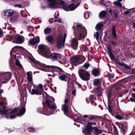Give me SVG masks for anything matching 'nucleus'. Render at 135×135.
<instances>
[{
  "label": "nucleus",
  "instance_id": "nucleus-1",
  "mask_svg": "<svg viewBox=\"0 0 135 135\" xmlns=\"http://www.w3.org/2000/svg\"><path fill=\"white\" fill-rule=\"evenodd\" d=\"M72 28L74 29L75 36L78 38L79 40L83 39L86 37L87 34V30L81 23H79L77 25L75 26H73Z\"/></svg>",
  "mask_w": 135,
  "mask_h": 135
},
{
  "label": "nucleus",
  "instance_id": "nucleus-2",
  "mask_svg": "<svg viewBox=\"0 0 135 135\" xmlns=\"http://www.w3.org/2000/svg\"><path fill=\"white\" fill-rule=\"evenodd\" d=\"M39 65L41 66L46 68L45 69L42 68L41 69L42 70L45 72H51L53 74V71H56V69H57L60 70V72L64 73V71L61 68L57 66L53 65H47L45 64L41 63Z\"/></svg>",
  "mask_w": 135,
  "mask_h": 135
},
{
  "label": "nucleus",
  "instance_id": "nucleus-3",
  "mask_svg": "<svg viewBox=\"0 0 135 135\" xmlns=\"http://www.w3.org/2000/svg\"><path fill=\"white\" fill-rule=\"evenodd\" d=\"M101 79H96L94 80L93 85L97 87L94 88V92L97 96H101L102 94V90L101 88Z\"/></svg>",
  "mask_w": 135,
  "mask_h": 135
},
{
  "label": "nucleus",
  "instance_id": "nucleus-4",
  "mask_svg": "<svg viewBox=\"0 0 135 135\" xmlns=\"http://www.w3.org/2000/svg\"><path fill=\"white\" fill-rule=\"evenodd\" d=\"M80 3H78L76 5L74 6V3H72L69 5H67L66 3L64 1H61L59 3L63 9L66 11H72L76 9L80 4Z\"/></svg>",
  "mask_w": 135,
  "mask_h": 135
},
{
  "label": "nucleus",
  "instance_id": "nucleus-5",
  "mask_svg": "<svg viewBox=\"0 0 135 135\" xmlns=\"http://www.w3.org/2000/svg\"><path fill=\"white\" fill-rule=\"evenodd\" d=\"M78 73L80 77L82 80L88 81L90 79V74L87 71L80 69L79 70Z\"/></svg>",
  "mask_w": 135,
  "mask_h": 135
},
{
  "label": "nucleus",
  "instance_id": "nucleus-6",
  "mask_svg": "<svg viewBox=\"0 0 135 135\" xmlns=\"http://www.w3.org/2000/svg\"><path fill=\"white\" fill-rule=\"evenodd\" d=\"M44 57L47 58H49L53 60H57L61 59L62 57L61 54L59 53L53 52L49 55L48 52L46 54H44Z\"/></svg>",
  "mask_w": 135,
  "mask_h": 135
},
{
  "label": "nucleus",
  "instance_id": "nucleus-7",
  "mask_svg": "<svg viewBox=\"0 0 135 135\" xmlns=\"http://www.w3.org/2000/svg\"><path fill=\"white\" fill-rule=\"evenodd\" d=\"M84 57H83L81 59V57L78 56H74L70 59V61L72 64L75 66L83 63L84 61Z\"/></svg>",
  "mask_w": 135,
  "mask_h": 135
},
{
  "label": "nucleus",
  "instance_id": "nucleus-8",
  "mask_svg": "<svg viewBox=\"0 0 135 135\" xmlns=\"http://www.w3.org/2000/svg\"><path fill=\"white\" fill-rule=\"evenodd\" d=\"M119 127L120 129L121 132L124 134L127 132L128 129L127 122H120Z\"/></svg>",
  "mask_w": 135,
  "mask_h": 135
},
{
  "label": "nucleus",
  "instance_id": "nucleus-9",
  "mask_svg": "<svg viewBox=\"0 0 135 135\" xmlns=\"http://www.w3.org/2000/svg\"><path fill=\"white\" fill-rule=\"evenodd\" d=\"M38 53L44 57V54H46L48 52L45 49V46L43 44L40 45L38 47Z\"/></svg>",
  "mask_w": 135,
  "mask_h": 135
},
{
  "label": "nucleus",
  "instance_id": "nucleus-10",
  "mask_svg": "<svg viewBox=\"0 0 135 135\" xmlns=\"http://www.w3.org/2000/svg\"><path fill=\"white\" fill-rule=\"evenodd\" d=\"M23 37L21 35L17 36L15 35L14 37L12 42L13 43L16 44L22 43L24 40H23Z\"/></svg>",
  "mask_w": 135,
  "mask_h": 135
},
{
  "label": "nucleus",
  "instance_id": "nucleus-11",
  "mask_svg": "<svg viewBox=\"0 0 135 135\" xmlns=\"http://www.w3.org/2000/svg\"><path fill=\"white\" fill-rule=\"evenodd\" d=\"M93 130L92 126H86L82 130V132L85 135H88L91 134L92 130Z\"/></svg>",
  "mask_w": 135,
  "mask_h": 135
},
{
  "label": "nucleus",
  "instance_id": "nucleus-12",
  "mask_svg": "<svg viewBox=\"0 0 135 135\" xmlns=\"http://www.w3.org/2000/svg\"><path fill=\"white\" fill-rule=\"evenodd\" d=\"M46 103L47 105V108L52 110H55L57 108V106L55 103H50L49 100H46Z\"/></svg>",
  "mask_w": 135,
  "mask_h": 135
},
{
  "label": "nucleus",
  "instance_id": "nucleus-13",
  "mask_svg": "<svg viewBox=\"0 0 135 135\" xmlns=\"http://www.w3.org/2000/svg\"><path fill=\"white\" fill-rule=\"evenodd\" d=\"M78 44V42L77 39L73 38L71 40V46L73 49L76 50L77 49Z\"/></svg>",
  "mask_w": 135,
  "mask_h": 135
},
{
  "label": "nucleus",
  "instance_id": "nucleus-14",
  "mask_svg": "<svg viewBox=\"0 0 135 135\" xmlns=\"http://www.w3.org/2000/svg\"><path fill=\"white\" fill-rule=\"evenodd\" d=\"M62 109L63 111L64 114L67 116L68 117L70 116L71 114L69 110L68 106L64 104L62 106Z\"/></svg>",
  "mask_w": 135,
  "mask_h": 135
},
{
  "label": "nucleus",
  "instance_id": "nucleus-15",
  "mask_svg": "<svg viewBox=\"0 0 135 135\" xmlns=\"http://www.w3.org/2000/svg\"><path fill=\"white\" fill-rule=\"evenodd\" d=\"M11 77V75L9 72H7L4 74V81H3L2 82V84H5L7 83L8 81L10 79Z\"/></svg>",
  "mask_w": 135,
  "mask_h": 135
},
{
  "label": "nucleus",
  "instance_id": "nucleus-16",
  "mask_svg": "<svg viewBox=\"0 0 135 135\" xmlns=\"http://www.w3.org/2000/svg\"><path fill=\"white\" fill-rule=\"evenodd\" d=\"M38 112L40 113L45 114L46 115H49L50 114H47V113L49 112L48 109L47 107L45 105L44 106V107L42 109L41 108L39 109L38 110Z\"/></svg>",
  "mask_w": 135,
  "mask_h": 135
},
{
  "label": "nucleus",
  "instance_id": "nucleus-17",
  "mask_svg": "<svg viewBox=\"0 0 135 135\" xmlns=\"http://www.w3.org/2000/svg\"><path fill=\"white\" fill-rule=\"evenodd\" d=\"M40 41V39L39 37H37L35 38H31L29 40L28 42L31 45H33L38 43Z\"/></svg>",
  "mask_w": 135,
  "mask_h": 135
},
{
  "label": "nucleus",
  "instance_id": "nucleus-18",
  "mask_svg": "<svg viewBox=\"0 0 135 135\" xmlns=\"http://www.w3.org/2000/svg\"><path fill=\"white\" fill-rule=\"evenodd\" d=\"M100 71L98 68H94L91 71V74L95 76H98L100 74Z\"/></svg>",
  "mask_w": 135,
  "mask_h": 135
},
{
  "label": "nucleus",
  "instance_id": "nucleus-19",
  "mask_svg": "<svg viewBox=\"0 0 135 135\" xmlns=\"http://www.w3.org/2000/svg\"><path fill=\"white\" fill-rule=\"evenodd\" d=\"M23 49V47L22 46H15L12 48L10 52H12L15 53H17V51H18L19 49Z\"/></svg>",
  "mask_w": 135,
  "mask_h": 135
},
{
  "label": "nucleus",
  "instance_id": "nucleus-20",
  "mask_svg": "<svg viewBox=\"0 0 135 135\" xmlns=\"http://www.w3.org/2000/svg\"><path fill=\"white\" fill-rule=\"evenodd\" d=\"M4 15L8 17H10L12 16L14 13L13 11L11 9L7 10L5 11H4Z\"/></svg>",
  "mask_w": 135,
  "mask_h": 135
},
{
  "label": "nucleus",
  "instance_id": "nucleus-21",
  "mask_svg": "<svg viewBox=\"0 0 135 135\" xmlns=\"http://www.w3.org/2000/svg\"><path fill=\"white\" fill-rule=\"evenodd\" d=\"M30 93L32 95L36 94V95H41L42 94L41 91L37 89L35 90L33 89H32L31 91H30Z\"/></svg>",
  "mask_w": 135,
  "mask_h": 135
},
{
  "label": "nucleus",
  "instance_id": "nucleus-22",
  "mask_svg": "<svg viewBox=\"0 0 135 135\" xmlns=\"http://www.w3.org/2000/svg\"><path fill=\"white\" fill-rule=\"evenodd\" d=\"M50 2L48 5L49 7L52 8H57L56 6L55 5V4H57V3L56 1H48Z\"/></svg>",
  "mask_w": 135,
  "mask_h": 135
},
{
  "label": "nucleus",
  "instance_id": "nucleus-23",
  "mask_svg": "<svg viewBox=\"0 0 135 135\" xmlns=\"http://www.w3.org/2000/svg\"><path fill=\"white\" fill-rule=\"evenodd\" d=\"M27 78L28 81L30 82L32 81V73L31 71H28L27 73Z\"/></svg>",
  "mask_w": 135,
  "mask_h": 135
},
{
  "label": "nucleus",
  "instance_id": "nucleus-24",
  "mask_svg": "<svg viewBox=\"0 0 135 135\" xmlns=\"http://www.w3.org/2000/svg\"><path fill=\"white\" fill-rule=\"evenodd\" d=\"M107 48L108 51V53L109 54V56L112 60L113 61V60L114 59L115 56L111 52L110 48L107 47Z\"/></svg>",
  "mask_w": 135,
  "mask_h": 135
},
{
  "label": "nucleus",
  "instance_id": "nucleus-25",
  "mask_svg": "<svg viewBox=\"0 0 135 135\" xmlns=\"http://www.w3.org/2000/svg\"><path fill=\"white\" fill-rule=\"evenodd\" d=\"M112 36L115 39L117 38V35L116 34L115 30V25H114L112 27Z\"/></svg>",
  "mask_w": 135,
  "mask_h": 135
},
{
  "label": "nucleus",
  "instance_id": "nucleus-26",
  "mask_svg": "<svg viewBox=\"0 0 135 135\" xmlns=\"http://www.w3.org/2000/svg\"><path fill=\"white\" fill-rule=\"evenodd\" d=\"M26 109L25 106H24L19 110L18 115L21 116L23 115L25 112Z\"/></svg>",
  "mask_w": 135,
  "mask_h": 135
},
{
  "label": "nucleus",
  "instance_id": "nucleus-27",
  "mask_svg": "<svg viewBox=\"0 0 135 135\" xmlns=\"http://www.w3.org/2000/svg\"><path fill=\"white\" fill-rule=\"evenodd\" d=\"M58 78L61 80L66 81V79L68 78V77L67 75L64 74H62L59 76Z\"/></svg>",
  "mask_w": 135,
  "mask_h": 135
},
{
  "label": "nucleus",
  "instance_id": "nucleus-28",
  "mask_svg": "<svg viewBox=\"0 0 135 135\" xmlns=\"http://www.w3.org/2000/svg\"><path fill=\"white\" fill-rule=\"evenodd\" d=\"M103 26V24L101 23H98L95 27V29L97 31L100 30Z\"/></svg>",
  "mask_w": 135,
  "mask_h": 135
},
{
  "label": "nucleus",
  "instance_id": "nucleus-29",
  "mask_svg": "<svg viewBox=\"0 0 135 135\" xmlns=\"http://www.w3.org/2000/svg\"><path fill=\"white\" fill-rule=\"evenodd\" d=\"M46 38L47 41L50 43H52L54 41V38L51 35H49L46 36Z\"/></svg>",
  "mask_w": 135,
  "mask_h": 135
},
{
  "label": "nucleus",
  "instance_id": "nucleus-30",
  "mask_svg": "<svg viewBox=\"0 0 135 135\" xmlns=\"http://www.w3.org/2000/svg\"><path fill=\"white\" fill-rule=\"evenodd\" d=\"M93 129L94 131V133L96 135H97L98 134L102 133V131L100 130L97 127H93Z\"/></svg>",
  "mask_w": 135,
  "mask_h": 135
},
{
  "label": "nucleus",
  "instance_id": "nucleus-31",
  "mask_svg": "<svg viewBox=\"0 0 135 135\" xmlns=\"http://www.w3.org/2000/svg\"><path fill=\"white\" fill-rule=\"evenodd\" d=\"M107 14V12L104 11H101L99 13V15L100 18H104L105 17Z\"/></svg>",
  "mask_w": 135,
  "mask_h": 135
},
{
  "label": "nucleus",
  "instance_id": "nucleus-32",
  "mask_svg": "<svg viewBox=\"0 0 135 135\" xmlns=\"http://www.w3.org/2000/svg\"><path fill=\"white\" fill-rule=\"evenodd\" d=\"M118 64L119 65L122 67H123L126 69H131V68L129 66L124 63H122L118 62Z\"/></svg>",
  "mask_w": 135,
  "mask_h": 135
},
{
  "label": "nucleus",
  "instance_id": "nucleus-33",
  "mask_svg": "<svg viewBox=\"0 0 135 135\" xmlns=\"http://www.w3.org/2000/svg\"><path fill=\"white\" fill-rule=\"evenodd\" d=\"M51 31V28L50 27H47L45 28L44 30V32L45 34H50Z\"/></svg>",
  "mask_w": 135,
  "mask_h": 135
},
{
  "label": "nucleus",
  "instance_id": "nucleus-34",
  "mask_svg": "<svg viewBox=\"0 0 135 135\" xmlns=\"http://www.w3.org/2000/svg\"><path fill=\"white\" fill-rule=\"evenodd\" d=\"M76 121L77 122L84 124H86V121L84 119H80L78 118H77L76 119Z\"/></svg>",
  "mask_w": 135,
  "mask_h": 135
},
{
  "label": "nucleus",
  "instance_id": "nucleus-35",
  "mask_svg": "<svg viewBox=\"0 0 135 135\" xmlns=\"http://www.w3.org/2000/svg\"><path fill=\"white\" fill-rule=\"evenodd\" d=\"M62 41H57V47L59 49L61 48L62 47Z\"/></svg>",
  "mask_w": 135,
  "mask_h": 135
},
{
  "label": "nucleus",
  "instance_id": "nucleus-36",
  "mask_svg": "<svg viewBox=\"0 0 135 135\" xmlns=\"http://www.w3.org/2000/svg\"><path fill=\"white\" fill-rule=\"evenodd\" d=\"M112 125L113 126L114 128V132L115 134L114 135L113 134L112 135H119L118 133V130L116 126L114 123L112 124Z\"/></svg>",
  "mask_w": 135,
  "mask_h": 135
},
{
  "label": "nucleus",
  "instance_id": "nucleus-37",
  "mask_svg": "<svg viewBox=\"0 0 135 135\" xmlns=\"http://www.w3.org/2000/svg\"><path fill=\"white\" fill-rule=\"evenodd\" d=\"M15 64L16 65L18 66L20 68L22 69L23 68L22 65L20 64L19 61L18 59L16 60Z\"/></svg>",
  "mask_w": 135,
  "mask_h": 135
},
{
  "label": "nucleus",
  "instance_id": "nucleus-38",
  "mask_svg": "<svg viewBox=\"0 0 135 135\" xmlns=\"http://www.w3.org/2000/svg\"><path fill=\"white\" fill-rule=\"evenodd\" d=\"M29 59L31 61L33 62L34 63H36L39 65L40 63L39 61L36 60L34 58L33 59L30 57H29Z\"/></svg>",
  "mask_w": 135,
  "mask_h": 135
},
{
  "label": "nucleus",
  "instance_id": "nucleus-39",
  "mask_svg": "<svg viewBox=\"0 0 135 135\" xmlns=\"http://www.w3.org/2000/svg\"><path fill=\"white\" fill-rule=\"evenodd\" d=\"M113 4L115 6H117L120 7H122V5L121 3L119 2L115 1L113 2Z\"/></svg>",
  "mask_w": 135,
  "mask_h": 135
},
{
  "label": "nucleus",
  "instance_id": "nucleus-40",
  "mask_svg": "<svg viewBox=\"0 0 135 135\" xmlns=\"http://www.w3.org/2000/svg\"><path fill=\"white\" fill-rule=\"evenodd\" d=\"M63 36L61 34L58 35L57 40V41H63Z\"/></svg>",
  "mask_w": 135,
  "mask_h": 135
},
{
  "label": "nucleus",
  "instance_id": "nucleus-41",
  "mask_svg": "<svg viewBox=\"0 0 135 135\" xmlns=\"http://www.w3.org/2000/svg\"><path fill=\"white\" fill-rule=\"evenodd\" d=\"M94 37H95L96 39L99 42V33L97 31L94 35Z\"/></svg>",
  "mask_w": 135,
  "mask_h": 135
},
{
  "label": "nucleus",
  "instance_id": "nucleus-42",
  "mask_svg": "<svg viewBox=\"0 0 135 135\" xmlns=\"http://www.w3.org/2000/svg\"><path fill=\"white\" fill-rule=\"evenodd\" d=\"M90 66V64L87 62L85 63L83 66V68L85 69H87Z\"/></svg>",
  "mask_w": 135,
  "mask_h": 135
},
{
  "label": "nucleus",
  "instance_id": "nucleus-43",
  "mask_svg": "<svg viewBox=\"0 0 135 135\" xmlns=\"http://www.w3.org/2000/svg\"><path fill=\"white\" fill-rule=\"evenodd\" d=\"M19 109V107H16L12 111L10 112V113L12 114L13 113L16 112L18 111Z\"/></svg>",
  "mask_w": 135,
  "mask_h": 135
},
{
  "label": "nucleus",
  "instance_id": "nucleus-44",
  "mask_svg": "<svg viewBox=\"0 0 135 135\" xmlns=\"http://www.w3.org/2000/svg\"><path fill=\"white\" fill-rule=\"evenodd\" d=\"M46 100H49V103H53L55 101L54 98L52 97H50L49 99H47Z\"/></svg>",
  "mask_w": 135,
  "mask_h": 135
},
{
  "label": "nucleus",
  "instance_id": "nucleus-45",
  "mask_svg": "<svg viewBox=\"0 0 135 135\" xmlns=\"http://www.w3.org/2000/svg\"><path fill=\"white\" fill-rule=\"evenodd\" d=\"M89 99L90 102H91V101H94V99H96V98L95 95H91L90 96Z\"/></svg>",
  "mask_w": 135,
  "mask_h": 135
},
{
  "label": "nucleus",
  "instance_id": "nucleus-46",
  "mask_svg": "<svg viewBox=\"0 0 135 135\" xmlns=\"http://www.w3.org/2000/svg\"><path fill=\"white\" fill-rule=\"evenodd\" d=\"M119 13L117 10H115L113 12L114 16L116 18L118 17V15Z\"/></svg>",
  "mask_w": 135,
  "mask_h": 135
},
{
  "label": "nucleus",
  "instance_id": "nucleus-47",
  "mask_svg": "<svg viewBox=\"0 0 135 135\" xmlns=\"http://www.w3.org/2000/svg\"><path fill=\"white\" fill-rule=\"evenodd\" d=\"M113 94L112 92L110 91H109L108 94L107 98L108 100H109L111 98V96Z\"/></svg>",
  "mask_w": 135,
  "mask_h": 135
},
{
  "label": "nucleus",
  "instance_id": "nucleus-48",
  "mask_svg": "<svg viewBox=\"0 0 135 135\" xmlns=\"http://www.w3.org/2000/svg\"><path fill=\"white\" fill-rule=\"evenodd\" d=\"M115 117L117 119L121 120L124 119L123 117H122L119 115H115Z\"/></svg>",
  "mask_w": 135,
  "mask_h": 135
},
{
  "label": "nucleus",
  "instance_id": "nucleus-49",
  "mask_svg": "<svg viewBox=\"0 0 135 135\" xmlns=\"http://www.w3.org/2000/svg\"><path fill=\"white\" fill-rule=\"evenodd\" d=\"M108 111L109 112L112 114V110L110 103H108Z\"/></svg>",
  "mask_w": 135,
  "mask_h": 135
},
{
  "label": "nucleus",
  "instance_id": "nucleus-50",
  "mask_svg": "<svg viewBox=\"0 0 135 135\" xmlns=\"http://www.w3.org/2000/svg\"><path fill=\"white\" fill-rule=\"evenodd\" d=\"M26 129H24L22 127L21 128L18 129V132H21V133H23L26 131Z\"/></svg>",
  "mask_w": 135,
  "mask_h": 135
},
{
  "label": "nucleus",
  "instance_id": "nucleus-51",
  "mask_svg": "<svg viewBox=\"0 0 135 135\" xmlns=\"http://www.w3.org/2000/svg\"><path fill=\"white\" fill-rule=\"evenodd\" d=\"M10 115L9 117L10 119H13L16 117V115L15 114H12Z\"/></svg>",
  "mask_w": 135,
  "mask_h": 135
},
{
  "label": "nucleus",
  "instance_id": "nucleus-52",
  "mask_svg": "<svg viewBox=\"0 0 135 135\" xmlns=\"http://www.w3.org/2000/svg\"><path fill=\"white\" fill-rule=\"evenodd\" d=\"M9 110L8 109H7L4 110L2 109V113L4 115H5L6 114V112L9 111Z\"/></svg>",
  "mask_w": 135,
  "mask_h": 135
},
{
  "label": "nucleus",
  "instance_id": "nucleus-53",
  "mask_svg": "<svg viewBox=\"0 0 135 135\" xmlns=\"http://www.w3.org/2000/svg\"><path fill=\"white\" fill-rule=\"evenodd\" d=\"M114 74H109L108 75L109 79H110L114 77Z\"/></svg>",
  "mask_w": 135,
  "mask_h": 135
},
{
  "label": "nucleus",
  "instance_id": "nucleus-54",
  "mask_svg": "<svg viewBox=\"0 0 135 135\" xmlns=\"http://www.w3.org/2000/svg\"><path fill=\"white\" fill-rule=\"evenodd\" d=\"M95 118V117L94 115L90 116L89 118V119L91 121L94 120Z\"/></svg>",
  "mask_w": 135,
  "mask_h": 135
},
{
  "label": "nucleus",
  "instance_id": "nucleus-55",
  "mask_svg": "<svg viewBox=\"0 0 135 135\" xmlns=\"http://www.w3.org/2000/svg\"><path fill=\"white\" fill-rule=\"evenodd\" d=\"M110 43L113 47L115 46L116 45V43L114 41H110Z\"/></svg>",
  "mask_w": 135,
  "mask_h": 135
},
{
  "label": "nucleus",
  "instance_id": "nucleus-56",
  "mask_svg": "<svg viewBox=\"0 0 135 135\" xmlns=\"http://www.w3.org/2000/svg\"><path fill=\"white\" fill-rule=\"evenodd\" d=\"M62 20L61 19L59 18V19H57L56 20H55L54 21V22H58L59 23H61L62 22Z\"/></svg>",
  "mask_w": 135,
  "mask_h": 135
},
{
  "label": "nucleus",
  "instance_id": "nucleus-57",
  "mask_svg": "<svg viewBox=\"0 0 135 135\" xmlns=\"http://www.w3.org/2000/svg\"><path fill=\"white\" fill-rule=\"evenodd\" d=\"M69 102V100L68 99V98H67L65 99L64 100V103L66 105Z\"/></svg>",
  "mask_w": 135,
  "mask_h": 135
},
{
  "label": "nucleus",
  "instance_id": "nucleus-58",
  "mask_svg": "<svg viewBox=\"0 0 135 135\" xmlns=\"http://www.w3.org/2000/svg\"><path fill=\"white\" fill-rule=\"evenodd\" d=\"M91 103L92 105H94L95 106H96L97 105V103H95L94 101H91Z\"/></svg>",
  "mask_w": 135,
  "mask_h": 135
},
{
  "label": "nucleus",
  "instance_id": "nucleus-59",
  "mask_svg": "<svg viewBox=\"0 0 135 135\" xmlns=\"http://www.w3.org/2000/svg\"><path fill=\"white\" fill-rule=\"evenodd\" d=\"M88 125L86 126H91V125L93 124V123L91 122H87Z\"/></svg>",
  "mask_w": 135,
  "mask_h": 135
},
{
  "label": "nucleus",
  "instance_id": "nucleus-60",
  "mask_svg": "<svg viewBox=\"0 0 135 135\" xmlns=\"http://www.w3.org/2000/svg\"><path fill=\"white\" fill-rule=\"evenodd\" d=\"M15 7H18L19 8H21L22 7V6L21 4H16L15 5Z\"/></svg>",
  "mask_w": 135,
  "mask_h": 135
},
{
  "label": "nucleus",
  "instance_id": "nucleus-61",
  "mask_svg": "<svg viewBox=\"0 0 135 135\" xmlns=\"http://www.w3.org/2000/svg\"><path fill=\"white\" fill-rule=\"evenodd\" d=\"M83 47L85 51H88V47H87L85 45Z\"/></svg>",
  "mask_w": 135,
  "mask_h": 135
},
{
  "label": "nucleus",
  "instance_id": "nucleus-62",
  "mask_svg": "<svg viewBox=\"0 0 135 135\" xmlns=\"http://www.w3.org/2000/svg\"><path fill=\"white\" fill-rule=\"evenodd\" d=\"M76 90L75 89L73 90L72 91V94L74 95H76Z\"/></svg>",
  "mask_w": 135,
  "mask_h": 135
},
{
  "label": "nucleus",
  "instance_id": "nucleus-63",
  "mask_svg": "<svg viewBox=\"0 0 135 135\" xmlns=\"http://www.w3.org/2000/svg\"><path fill=\"white\" fill-rule=\"evenodd\" d=\"M128 92V90H124L123 91V94L127 93Z\"/></svg>",
  "mask_w": 135,
  "mask_h": 135
},
{
  "label": "nucleus",
  "instance_id": "nucleus-64",
  "mask_svg": "<svg viewBox=\"0 0 135 135\" xmlns=\"http://www.w3.org/2000/svg\"><path fill=\"white\" fill-rule=\"evenodd\" d=\"M113 10L111 9H110L109 11V12L110 13V14L112 15V14Z\"/></svg>",
  "mask_w": 135,
  "mask_h": 135
}]
</instances>
